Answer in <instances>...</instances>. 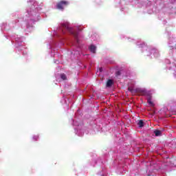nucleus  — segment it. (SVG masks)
<instances>
[{
    "mask_svg": "<svg viewBox=\"0 0 176 176\" xmlns=\"http://www.w3.org/2000/svg\"><path fill=\"white\" fill-rule=\"evenodd\" d=\"M62 27H63V28H65L66 30H67V31H69V32H70V34L74 35V36L76 38V39H78V32L74 31V29L72 28H70L68 24L63 23Z\"/></svg>",
    "mask_w": 176,
    "mask_h": 176,
    "instance_id": "obj_1",
    "label": "nucleus"
},
{
    "mask_svg": "<svg viewBox=\"0 0 176 176\" xmlns=\"http://www.w3.org/2000/svg\"><path fill=\"white\" fill-rule=\"evenodd\" d=\"M68 5H69V1L62 0L57 3L56 8L59 10H64V8H65V6H68Z\"/></svg>",
    "mask_w": 176,
    "mask_h": 176,
    "instance_id": "obj_2",
    "label": "nucleus"
},
{
    "mask_svg": "<svg viewBox=\"0 0 176 176\" xmlns=\"http://www.w3.org/2000/svg\"><path fill=\"white\" fill-rule=\"evenodd\" d=\"M135 92L139 96H149V94H150L149 91H146V89H142V88H136Z\"/></svg>",
    "mask_w": 176,
    "mask_h": 176,
    "instance_id": "obj_3",
    "label": "nucleus"
},
{
    "mask_svg": "<svg viewBox=\"0 0 176 176\" xmlns=\"http://www.w3.org/2000/svg\"><path fill=\"white\" fill-rule=\"evenodd\" d=\"M113 85V80H108L106 84L107 87H111Z\"/></svg>",
    "mask_w": 176,
    "mask_h": 176,
    "instance_id": "obj_4",
    "label": "nucleus"
},
{
    "mask_svg": "<svg viewBox=\"0 0 176 176\" xmlns=\"http://www.w3.org/2000/svg\"><path fill=\"white\" fill-rule=\"evenodd\" d=\"M154 134H155L156 137H159L160 135H162V131L160 130H155Z\"/></svg>",
    "mask_w": 176,
    "mask_h": 176,
    "instance_id": "obj_5",
    "label": "nucleus"
},
{
    "mask_svg": "<svg viewBox=\"0 0 176 176\" xmlns=\"http://www.w3.org/2000/svg\"><path fill=\"white\" fill-rule=\"evenodd\" d=\"M138 126L139 127L142 128L144 127V121H142V120H140L138 122Z\"/></svg>",
    "mask_w": 176,
    "mask_h": 176,
    "instance_id": "obj_6",
    "label": "nucleus"
},
{
    "mask_svg": "<svg viewBox=\"0 0 176 176\" xmlns=\"http://www.w3.org/2000/svg\"><path fill=\"white\" fill-rule=\"evenodd\" d=\"M90 51L91 52V53H96V47L95 45H91L89 47Z\"/></svg>",
    "mask_w": 176,
    "mask_h": 176,
    "instance_id": "obj_7",
    "label": "nucleus"
},
{
    "mask_svg": "<svg viewBox=\"0 0 176 176\" xmlns=\"http://www.w3.org/2000/svg\"><path fill=\"white\" fill-rule=\"evenodd\" d=\"M128 90H129V91H131L132 94H135V93H137L135 91V89H134L131 88V87H129Z\"/></svg>",
    "mask_w": 176,
    "mask_h": 176,
    "instance_id": "obj_8",
    "label": "nucleus"
},
{
    "mask_svg": "<svg viewBox=\"0 0 176 176\" xmlns=\"http://www.w3.org/2000/svg\"><path fill=\"white\" fill-rule=\"evenodd\" d=\"M60 78L63 79V80H67V75H65V74H60Z\"/></svg>",
    "mask_w": 176,
    "mask_h": 176,
    "instance_id": "obj_9",
    "label": "nucleus"
},
{
    "mask_svg": "<svg viewBox=\"0 0 176 176\" xmlns=\"http://www.w3.org/2000/svg\"><path fill=\"white\" fill-rule=\"evenodd\" d=\"M148 103L149 104V105H151V107H153V102L151 101V99L148 100Z\"/></svg>",
    "mask_w": 176,
    "mask_h": 176,
    "instance_id": "obj_10",
    "label": "nucleus"
},
{
    "mask_svg": "<svg viewBox=\"0 0 176 176\" xmlns=\"http://www.w3.org/2000/svg\"><path fill=\"white\" fill-rule=\"evenodd\" d=\"M38 139H39V136H38V135H34L33 137L34 141H38Z\"/></svg>",
    "mask_w": 176,
    "mask_h": 176,
    "instance_id": "obj_11",
    "label": "nucleus"
},
{
    "mask_svg": "<svg viewBox=\"0 0 176 176\" xmlns=\"http://www.w3.org/2000/svg\"><path fill=\"white\" fill-rule=\"evenodd\" d=\"M119 75H120V72H116V76H119Z\"/></svg>",
    "mask_w": 176,
    "mask_h": 176,
    "instance_id": "obj_12",
    "label": "nucleus"
}]
</instances>
